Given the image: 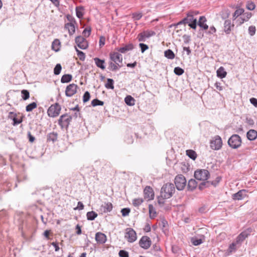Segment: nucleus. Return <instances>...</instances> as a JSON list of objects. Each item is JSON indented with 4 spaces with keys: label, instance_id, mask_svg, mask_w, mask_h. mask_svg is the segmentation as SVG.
I'll list each match as a JSON object with an SVG mask.
<instances>
[{
    "label": "nucleus",
    "instance_id": "obj_33",
    "mask_svg": "<svg viewBox=\"0 0 257 257\" xmlns=\"http://www.w3.org/2000/svg\"><path fill=\"white\" fill-rule=\"evenodd\" d=\"M72 76L71 74H64L61 79V82L62 83H68L72 80Z\"/></svg>",
    "mask_w": 257,
    "mask_h": 257
},
{
    "label": "nucleus",
    "instance_id": "obj_16",
    "mask_svg": "<svg viewBox=\"0 0 257 257\" xmlns=\"http://www.w3.org/2000/svg\"><path fill=\"white\" fill-rule=\"evenodd\" d=\"M234 26V24L233 23H231V22L230 20H225L223 24L224 32L226 35H229L231 31V29L233 28Z\"/></svg>",
    "mask_w": 257,
    "mask_h": 257
},
{
    "label": "nucleus",
    "instance_id": "obj_57",
    "mask_svg": "<svg viewBox=\"0 0 257 257\" xmlns=\"http://www.w3.org/2000/svg\"><path fill=\"white\" fill-rule=\"evenodd\" d=\"M120 257H129L128 252L124 250H120L118 252Z\"/></svg>",
    "mask_w": 257,
    "mask_h": 257
},
{
    "label": "nucleus",
    "instance_id": "obj_12",
    "mask_svg": "<svg viewBox=\"0 0 257 257\" xmlns=\"http://www.w3.org/2000/svg\"><path fill=\"white\" fill-rule=\"evenodd\" d=\"M75 43L81 49H86L88 46L87 40L81 36H77L75 38Z\"/></svg>",
    "mask_w": 257,
    "mask_h": 257
},
{
    "label": "nucleus",
    "instance_id": "obj_62",
    "mask_svg": "<svg viewBox=\"0 0 257 257\" xmlns=\"http://www.w3.org/2000/svg\"><path fill=\"white\" fill-rule=\"evenodd\" d=\"M91 33V28H85L83 31V34L85 37H89Z\"/></svg>",
    "mask_w": 257,
    "mask_h": 257
},
{
    "label": "nucleus",
    "instance_id": "obj_37",
    "mask_svg": "<svg viewBox=\"0 0 257 257\" xmlns=\"http://www.w3.org/2000/svg\"><path fill=\"white\" fill-rule=\"evenodd\" d=\"M37 106V103L36 102H33L26 106V111L27 112L32 111L34 109L36 108Z\"/></svg>",
    "mask_w": 257,
    "mask_h": 257
},
{
    "label": "nucleus",
    "instance_id": "obj_52",
    "mask_svg": "<svg viewBox=\"0 0 257 257\" xmlns=\"http://www.w3.org/2000/svg\"><path fill=\"white\" fill-rule=\"evenodd\" d=\"M248 34L250 36H253L255 35L256 32V28L254 26H250L248 27Z\"/></svg>",
    "mask_w": 257,
    "mask_h": 257
},
{
    "label": "nucleus",
    "instance_id": "obj_15",
    "mask_svg": "<svg viewBox=\"0 0 257 257\" xmlns=\"http://www.w3.org/2000/svg\"><path fill=\"white\" fill-rule=\"evenodd\" d=\"M110 58L113 62L117 64L119 67H121L119 63H121L122 62V56L120 53L116 52L111 53L110 54Z\"/></svg>",
    "mask_w": 257,
    "mask_h": 257
},
{
    "label": "nucleus",
    "instance_id": "obj_27",
    "mask_svg": "<svg viewBox=\"0 0 257 257\" xmlns=\"http://www.w3.org/2000/svg\"><path fill=\"white\" fill-rule=\"evenodd\" d=\"M93 60L97 67L102 70H104L105 68V66L104 65L105 62L104 60H101L97 57L94 58Z\"/></svg>",
    "mask_w": 257,
    "mask_h": 257
},
{
    "label": "nucleus",
    "instance_id": "obj_49",
    "mask_svg": "<svg viewBox=\"0 0 257 257\" xmlns=\"http://www.w3.org/2000/svg\"><path fill=\"white\" fill-rule=\"evenodd\" d=\"M109 66L110 68V69L112 71H115L120 68L117 64L112 62H110L109 63Z\"/></svg>",
    "mask_w": 257,
    "mask_h": 257
},
{
    "label": "nucleus",
    "instance_id": "obj_8",
    "mask_svg": "<svg viewBox=\"0 0 257 257\" xmlns=\"http://www.w3.org/2000/svg\"><path fill=\"white\" fill-rule=\"evenodd\" d=\"M61 106L57 103L52 105L48 109V115L50 117H55L57 116L61 110Z\"/></svg>",
    "mask_w": 257,
    "mask_h": 257
},
{
    "label": "nucleus",
    "instance_id": "obj_55",
    "mask_svg": "<svg viewBox=\"0 0 257 257\" xmlns=\"http://www.w3.org/2000/svg\"><path fill=\"white\" fill-rule=\"evenodd\" d=\"M131 210L129 208H124L121 210V213L122 214V216L123 217L128 216Z\"/></svg>",
    "mask_w": 257,
    "mask_h": 257
},
{
    "label": "nucleus",
    "instance_id": "obj_36",
    "mask_svg": "<svg viewBox=\"0 0 257 257\" xmlns=\"http://www.w3.org/2000/svg\"><path fill=\"white\" fill-rule=\"evenodd\" d=\"M165 56L169 59H173L175 58V54L171 49H168L165 51Z\"/></svg>",
    "mask_w": 257,
    "mask_h": 257
},
{
    "label": "nucleus",
    "instance_id": "obj_3",
    "mask_svg": "<svg viewBox=\"0 0 257 257\" xmlns=\"http://www.w3.org/2000/svg\"><path fill=\"white\" fill-rule=\"evenodd\" d=\"M242 143L241 137L237 134L232 135L228 140V145L232 149H236L239 148Z\"/></svg>",
    "mask_w": 257,
    "mask_h": 257
},
{
    "label": "nucleus",
    "instance_id": "obj_45",
    "mask_svg": "<svg viewBox=\"0 0 257 257\" xmlns=\"http://www.w3.org/2000/svg\"><path fill=\"white\" fill-rule=\"evenodd\" d=\"M76 51L77 52V56L79 57V59L81 61H84L85 59V55L84 52L79 50L76 47H75Z\"/></svg>",
    "mask_w": 257,
    "mask_h": 257
},
{
    "label": "nucleus",
    "instance_id": "obj_25",
    "mask_svg": "<svg viewBox=\"0 0 257 257\" xmlns=\"http://www.w3.org/2000/svg\"><path fill=\"white\" fill-rule=\"evenodd\" d=\"M245 191L244 190H241L238 191L237 193L233 194L232 198L234 200H241L243 198V196L245 195Z\"/></svg>",
    "mask_w": 257,
    "mask_h": 257
},
{
    "label": "nucleus",
    "instance_id": "obj_53",
    "mask_svg": "<svg viewBox=\"0 0 257 257\" xmlns=\"http://www.w3.org/2000/svg\"><path fill=\"white\" fill-rule=\"evenodd\" d=\"M174 72L175 74L180 76L183 74L184 71L182 68L179 67H176L174 68Z\"/></svg>",
    "mask_w": 257,
    "mask_h": 257
},
{
    "label": "nucleus",
    "instance_id": "obj_26",
    "mask_svg": "<svg viewBox=\"0 0 257 257\" xmlns=\"http://www.w3.org/2000/svg\"><path fill=\"white\" fill-rule=\"evenodd\" d=\"M60 47L61 43L60 41L58 39H55L52 43V49L55 52H58L60 50Z\"/></svg>",
    "mask_w": 257,
    "mask_h": 257
},
{
    "label": "nucleus",
    "instance_id": "obj_54",
    "mask_svg": "<svg viewBox=\"0 0 257 257\" xmlns=\"http://www.w3.org/2000/svg\"><path fill=\"white\" fill-rule=\"evenodd\" d=\"M166 199H167V198H165L163 195H162L161 194V195L158 197V204L161 206H162L165 203V200Z\"/></svg>",
    "mask_w": 257,
    "mask_h": 257
},
{
    "label": "nucleus",
    "instance_id": "obj_19",
    "mask_svg": "<svg viewBox=\"0 0 257 257\" xmlns=\"http://www.w3.org/2000/svg\"><path fill=\"white\" fill-rule=\"evenodd\" d=\"M95 239L98 243L104 244L106 241L107 237L105 234L98 232L95 234Z\"/></svg>",
    "mask_w": 257,
    "mask_h": 257
},
{
    "label": "nucleus",
    "instance_id": "obj_28",
    "mask_svg": "<svg viewBox=\"0 0 257 257\" xmlns=\"http://www.w3.org/2000/svg\"><path fill=\"white\" fill-rule=\"evenodd\" d=\"M65 27L66 29H68L70 35H72L75 32L74 25L72 22L66 24Z\"/></svg>",
    "mask_w": 257,
    "mask_h": 257
},
{
    "label": "nucleus",
    "instance_id": "obj_21",
    "mask_svg": "<svg viewBox=\"0 0 257 257\" xmlns=\"http://www.w3.org/2000/svg\"><path fill=\"white\" fill-rule=\"evenodd\" d=\"M207 20L205 16H201L199 18L198 25L203 30H207L208 26L206 24Z\"/></svg>",
    "mask_w": 257,
    "mask_h": 257
},
{
    "label": "nucleus",
    "instance_id": "obj_29",
    "mask_svg": "<svg viewBox=\"0 0 257 257\" xmlns=\"http://www.w3.org/2000/svg\"><path fill=\"white\" fill-rule=\"evenodd\" d=\"M217 76L220 78H224L227 75V72L225 71L224 68L221 66L216 71Z\"/></svg>",
    "mask_w": 257,
    "mask_h": 257
},
{
    "label": "nucleus",
    "instance_id": "obj_20",
    "mask_svg": "<svg viewBox=\"0 0 257 257\" xmlns=\"http://www.w3.org/2000/svg\"><path fill=\"white\" fill-rule=\"evenodd\" d=\"M58 134L56 132H51L47 134V142H52V143H55L57 141Z\"/></svg>",
    "mask_w": 257,
    "mask_h": 257
},
{
    "label": "nucleus",
    "instance_id": "obj_4",
    "mask_svg": "<svg viewBox=\"0 0 257 257\" xmlns=\"http://www.w3.org/2000/svg\"><path fill=\"white\" fill-rule=\"evenodd\" d=\"M222 145V139L218 135L215 136L210 142V148L215 151L220 150Z\"/></svg>",
    "mask_w": 257,
    "mask_h": 257
},
{
    "label": "nucleus",
    "instance_id": "obj_43",
    "mask_svg": "<svg viewBox=\"0 0 257 257\" xmlns=\"http://www.w3.org/2000/svg\"><path fill=\"white\" fill-rule=\"evenodd\" d=\"M7 219V214L5 211H0V223H6Z\"/></svg>",
    "mask_w": 257,
    "mask_h": 257
},
{
    "label": "nucleus",
    "instance_id": "obj_51",
    "mask_svg": "<svg viewBox=\"0 0 257 257\" xmlns=\"http://www.w3.org/2000/svg\"><path fill=\"white\" fill-rule=\"evenodd\" d=\"M191 242L194 245L197 246L201 244L203 241L200 238H192Z\"/></svg>",
    "mask_w": 257,
    "mask_h": 257
},
{
    "label": "nucleus",
    "instance_id": "obj_50",
    "mask_svg": "<svg viewBox=\"0 0 257 257\" xmlns=\"http://www.w3.org/2000/svg\"><path fill=\"white\" fill-rule=\"evenodd\" d=\"M246 8L248 10L252 11L254 10L255 8V5L252 2L248 1L246 3Z\"/></svg>",
    "mask_w": 257,
    "mask_h": 257
},
{
    "label": "nucleus",
    "instance_id": "obj_46",
    "mask_svg": "<svg viewBox=\"0 0 257 257\" xmlns=\"http://www.w3.org/2000/svg\"><path fill=\"white\" fill-rule=\"evenodd\" d=\"M143 17L142 13L140 12L134 13L132 14V18L134 21H138Z\"/></svg>",
    "mask_w": 257,
    "mask_h": 257
},
{
    "label": "nucleus",
    "instance_id": "obj_34",
    "mask_svg": "<svg viewBox=\"0 0 257 257\" xmlns=\"http://www.w3.org/2000/svg\"><path fill=\"white\" fill-rule=\"evenodd\" d=\"M97 214L93 211L88 212L86 213L87 219L88 220H93L97 217Z\"/></svg>",
    "mask_w": 257,
    "mask_h": 257
},
{
    "label": "nucleus",
    "instance_id": "obj_40",
    "mask_svg": "<svg viewBox=\"0 0 257 257\" xmlns=\"http://www.w3.org/2000/svg\"><path fill=\"white\" fill-rule=\"evenodd\" d=\"M149 209L150 218H154L156 216V211L155 208H154L152 205H149Z\"/></svg>",
    "mask_w": 257,
    "mask_h": 257
},
{
    "label": "nucleus",
    "instance_id": "obj_58",
    "mask_svg": "<svg viewBox=\"0 0 257 257\" xmlns=\"http://www.w3.org/2000/svg\"><path fill=\"white\" fill-rule=\"evenodd\" d=\"M139 46L141 49V52L143 53L146 50L149 49V47L147 45L144 43H140Z\"/></svg>",
    "mask_w": 257,
    "mask_h": 257
},
{
    "label": "nucleus",
    "instance_id": "obj_59",
    "mask_svg": "<svg viewBox=\"0 0 257 257\" xmlns=\"http://www.w3.org/2000/svg\"><path fill=\"white\" fill-rule=\"evenodd\" d=\"M13 125H17L22 122V118H18L16 116L15 118H14V119H13Z\"/></svg>",
    "mask_w": 257,
    "mask_h": 257
},
{
    "label": "nucleus",
    "instance_id": "obj_63",
    "mask_svg": "<svg viewBox=\"0 0 257 257\" xmlns=\"http://www.w3.org/2000/svg\"><path fill=\"white\" fill-rule=\"evenodd\" d=\"M84 209V205L82 202L79 201L77 203V206L74 208V210H81Z\"/></svg>",
    "mask_w": 257,
    "mask_h": 257
},
{
    "label": "nucleus",
    "instance_id": "obj_47",
    "mask_svg": "<svg viewBox=\"0 0 257 257\" xmlns=\"http://www.w3.org/2000/svg\"><path fill=\"white\" fill-rule=\"evenodd\" d=\"M62 66L60 64H57L54 69V74L56 75H59L61 71Z\"/></svg>",
    "mask_w": 257,
    "mask_h": 257
},
{
    "label": "nucleus",
    "instance_id": "obj_35",
    "mask_svg": "<svg viewBox=\"0 0 257 257\" xmlns=\"http://www.w3.org/2000/svg\"><path fill=\"white\" fill-rule=\"evenodd\" d=\"M105 87L107 89H114V81L111 78H107V82L105 84Z\"/></svg>",
    "mask_w": 257,
    "mask_h": 257
},
{
    "label": "nucleus",
    "instance_id": "obj_1",
    "mask_svg": "<svg viewBox=\"0 0 257 257\" xmlns=\"http://www.w3.org/2000/svg\"><path fill=\"white\" fill-rule=\"evenodd\" d=\"M192 14L193 13L192 12H188L186 15V17L179 22L177 25L187 24L191 28L194 30L196 29L197 27V19L193 17Z\"/></svg>",
    "mask_w": 257,
    "mask_h": 257
},
{
    "label": "nucleus",
    "instance_id": "obj_42",
    "mask_svg": "<svg viewBox=\"0 0 257 257\" xmlns=\"http://www.w3.org/2000/svg\"><path fill=\"white\" fill-rule=\"evenodd\" d=\"M237 245H238V247L239 246L235 241L231 243L229 246L228 249V252L231 253L235 251L236 250Z\"/></svg>",
    "mask_w": 257,
    "mask_h": 257
},
{
    "label": "nucleus",
    "instance_id": "obj_24",
    "mask_svg": "<svg viewBox=\"0 0 257 257\" xmlns=\"http://www.w3.org/2000/svg\"><path fill=\"white\" fill-rule=\"evenodd\" d=\"M197 186V182L195 180L191 179L189 180L188 185H187V189L190 191H193Z\"/></svg>",
    "mask_w": 257,
    "mask_h": 257
},
{
    "label": "nucleus",
    "instance_id": "obj_23",
    "mask_svg": "<svg viewBox=\"0 0 257 257\" xmlns=\"http://www.w3.org/2000/svg\"><path fill=\"white\" fill-rule=\"evenodd\" d=\"M247 138L250 141H254L257 138V131L254 130H250L246 134Z\"/></svg>",
    "mask_w": 257,
    "mask_h": 257
},
{
    "label": "nucleus",
    "instance_id": "obj_38",
    "mask_svg": "<svg viewBox=\"0 0 257 257\" xmlns=\"http://www.w3.org/2000/svg\"><path fill=\"white\" fill-rule=\"evenodd\" d=\"M186 155L191 159L194 160L197 157L196 152L192 150H188L186 151Z\"/></svg>",
    "mask_w": 257,
    "mask_h": 257
},
{
    "label": "nucleus",
    "instance_id": "obj_61",
    "mask_svg": "<svg viewBox=\"0 0 257 257\" xmlns=\"http://www.w3.org/2000/svg\"><path fill=\"white\" fill-rule=\"evenodd\" d=\"M244 10L243 9L239 8V9H237L234 12V13H235V15H236L237 16H238V17H239V16H241L243 14V13H244Z\"/></svg>",
    "mask_w": 257,
    "mask_h": 257
},
{
    "label": "nucleus",
    "instance_id": "obj_9",
    "mask_svg": "<svg viewBox=\"0 0 257 257\" xmlns=\"http://www.w3.org/2000/svg\"><path fill=\"white\" fill-rule=\"evenodd\" d=\"M124 237L128 242L132 243L135 242L137 239V233L133 228H127L125 229Z\"/></svg>",
    "mask_w": 257,
    "mask_h": 257
},
{
    "label": "nucleus",
    "instance_id": "obj_22",
    "mask_svg": "<svg viewBox=\"0 0 257 257\" xmlns=\"http://www.w3.org/2000/svg\"><path fill=\"white\" fill-rule=\"evenodd\" d=\"M134 49V46L132 44H128L127 45H125L124 47H120V48H116V50L121 53H125L126 52L132 50Z\"/></svg>",
    "mask_w": 257,
    "mask_h": 257
},
{
    "label": "nucleus",
    "instance_id": "obj_31",
    "mask_svg": "<svg viewBox=\"0 0 257 257\" xmlns=\"http://www.w3.org/2000/svg\"><path fill=\"white\" fill-rule=\"evenodd\" d=\"M84 10V8L83 6L76 7L75 9L76 15L77 18L81 19L84 15L83 11Z\"/></svg>",
    "mask_w": 257,
    "mask_h": 257
},
{
    "label": "nucleus",
    "instance_id": "obj_11",
    "mask_svg": "<svg viewBox=\"0 0 257 257\" xmlns=\"http://www.w3.org/2000/svg\"><path fill=\"white\" fill-rule=\"evenodd\" d=\"M79 88L77 84L72 83L66 87L65 94L67 97H71L75 94Z\"/></svg>",
    "mask_w": 257,
    "mask_h": 257
},
{
    "label": "nucleus",
    "instance_id": "obj_56",
    "mask_svg": "<svg viewBox=\"0 0 257 257\" xmlns=\"http://www.w3.org/2000/svg\"><path fill=\"white\" fill-rule=\"evenodd\" d=\"M90 97V93L88 91H86L83 96V101L84 103L87 102Z\"/></svg>",
    "mask_w": 257,
    "mask_h": 257
},
{
    "label": "nucleus",
    "instance_id": "obj_32",
    "mask_svg": "<svg viewBox=\"0 0 257 257\" xmlns=\"http://www.w3.org/2000/svg\"><path fill=\"white\" fill-rule=\"evenodd\" d=\"M124 102L127 105L133 106L135 103V99L132 96L127 95L124 98Z\"/></svg>",
    "mask_w": 257,
    "mask_h": 257
},
{
    "label": "nucleus",
    "instance_id": "obj_64",
    "mask_svg": "<svg viewBox=\"0 0 257 257\" xmlns=\"http://www.w3.org/2000/svg\"><path fill=\"white\" fill-rule=\"evenodd\" d=\"M244 240V239H243V237L240 236V234H239L237 237L236 238L235 242L239 245L241 244V243Z\"/></svg>",
    "mask_w": 257,
    "mask_h": 257
},
{
    "label": "nucleus",
    "instance_id": "obj_41",
    "mask_svg": "<svg viewBox=\"0 0 257 257\" xmlns=\"http://www.w3.org/2000/svg\"><path fill=\"white\" fill-rule=\"evenodd\" d=\"M21 96L23 100H27L30 97L29 91L26 89L21 90Z\"/></svg>",
    "mask_w": 257,
    "mask_h": 257
},
{
    "label": "nucleus",
    "instance_id": "obj_2",
    "mask_svg": "<svg viewBox=\"0 0 257 257\" xmlns=\"http://www.w3.org/2000/svg\"><path fill=\"white\" fill-rule=\"evenodd\" d=\"M175 191V187L173 184L167 183L164 184L161 190V194L165 198H171Z\"/></svg>",
    "mask_w": 257,
    "mask_h": 257
},
{
    "label": "nucleus",
    "instance_id": "obj_48",
    "mask_svg": "<svg viewBox=\"0 0 257 257\" xmlns=\"http://www.w3.org/2000/svg\"><path fill=\"white\" fill-rule=\"evenodd\" d=\"M104 104V102L102 101H101L98 99H94L92 100L91 101V105L93 106H96L97 105H103Z\"/></svg>",
    "mask_w": 257,
    "mask_h": 257
},
{
    "label": "nucleus",
    "instance_id": "obj_30",
    "mask_svg": "<svg viewBox=\"0 0 257 257\" xmlns=\"http://www.w3.org/2000/svg\"><path fill=\"white\" fill-rule=\"evenodd\" d=\"M220 15L222 19L226 20H228L230 16V11L228 9H223L220 13Z\"/></svg>",
    "mask_w": 257,
    "mask_h": 257
},
{
    "label": "nucleus",
    "instance_id": "obj_13",
    "mask_svg": "<svg viewBox=\"0 0 257 257\" xmlns=\"http://www.w3.org/2000/svg\"><path fill=\"white\" fill-rule=\"evenodd\" d=\"M252 14L251 13L247 12L243 13V14L239 17L236 21V26L238 27L241 26L245 22H247L251 17Z\"/></svg>",
    "mask_w": 257,
    "mask_h": 257
},
{
    "label": "nucleus",
    "instance_id": "obj_5",
    "mask_svg": "<svg viewBox=\"0 0 257 257\" xmlns=\"http://www.w3.org/2000/svg\"><path fill=\"white\" fill-rule=\"evenodd\" d=\"M186 180L182 174L178 175L175 178V184L178 190H183L186 186Z\"/></svg>",
    "mask_w": 257,
    "mask_h": 257
},
{
    "label": "nucleus",
    "instance_id": "obj_60",
    "mask_svg": "<svg viewBox=\"0 0 257 257\" xmlns=\"http://www.w3.org/2000/svg\"><path fill=\"white\" fill-rule=\"evenodd\" d=\"M221 178L220 177H217L216 178L215 180L211 182V185H213L214 186H216L219 182L221 181Z\"/></svg>",
    "mask_w": 257,
    "mask_h": 257
},
{
    "label": "nucleus",
    "instance_id": "obj_10",
    "mask_svg": "<svg viewBox=\"0 0 257 257\" xmlns=\"http://www.w3.org/2000/svg\"><path fill=\"white\" fill-rule=\"evenodd\" d=\"M155 34L156 33L152 30L144 31L138 34L137 39L139 42H145L147 39L155 36Z\"/></svg>",
    "mask_w": 257,
    "mask_h": 257
},
{
    "label": "nucleus",
    "instance_id": "obj_7",
    "mask_svg": "<svg viewBox=\"0 0 257 257\" xmlns=\"http://www.w3.org/2000/svg\"><path fill=\"white\" fill-rule=\"evenodd\" d=\"M71 121V118L68 113L64 114L60 116L58 120V124L61 128L67 129Z\"/></svg>",
    "mask_w": 257,
    "mask_h": 257
},
{
    "label": "nucleus",
    "instance_id": "obj_39",
    "mask_svg": "<svg viewBox=\"0 0 257 257\" xmlns=\"http://www.w3.org/2000/svg\"><path fill=\"white\" fill-rule=\"evenodd\" d=\"M211 186V181H203L199 185V189L200 190L204 189L205 188L209 187Z\"/></svg>",
    "mask_w": 257,
    "mask_h": 257
},
{
    "label": "nucleus",
    "instance_id": "obj_14",
    "mask_svg": "<svg viewBox=\"0 0 257 257\" xmlns=\"http://www.w3.org/2000/svg\"><path fill=\"white\" fill-rule=\"evenodd\" d=\"M151 240L147 236H143L139 241L140 246L145 249H148L151 245Z\"/></svg>",
    "mask_w": 257,
    "mask_h": 257
},
{
    "label": "nucleus",
    "instance_id": "obj_18",
    "mask_svg": "<svg viewBox=\"0 0 257 257\" xmlns=\"http://www.w3.org/2000/svg\"><path fill=\"white\" fill-rule=\"evenodd\" d=\"M113 208V205L111 203L105 202L100 207V210L104 213L110 212Z\"/></svg>",
    "mask_w": 257,
    "mask_h": 257
},
{
    "label": "nucleus",
    "instance_id": "obj_17",
    "mask_svg": "<svg viewBox=\"0 0 257 257\" xmlns=\"http://www.w3.org/2000/svg\"><path fill=\"white\" fill-rule=\"evenodd\" d=\"M145 198L152 200L154 198V192L153 189L150 186H146L144 190Z\"/></svg>",
    "mask_w": 257,
    "mask_h": 257
},
{
    "label": "nucleus",
    "instance_id": "obj_44",
    "mask_svg": "<svg viewBox=\"0 0 257 257\" xmlns=\"http://www.w3.org/2000/svg\"><path fill=\"white\" fill-rule=\"evenodd\" d=\"M143 202V199L140 198H135L133 200V204L135 207L139 206Z\"/></svg>",
    "mask_w": 257,
    "mask_h": 257
},
{
    "label": "nucleus",
    "instance_id": "obj_6",
    "mask_svg": "<svg viewBox=\"0 0 257 257\" xmlns=\"http://www.w3.org/2000/svg\"><path fill=\"white\" fill-rule=\"evenodd\" d=\"M210 176L209 171L205 169L198 170L195 171L194 177L200 181H206Z\"/></svg>",
    "mask_w": 257,
    "mask_h": 257
}]
</instances>
